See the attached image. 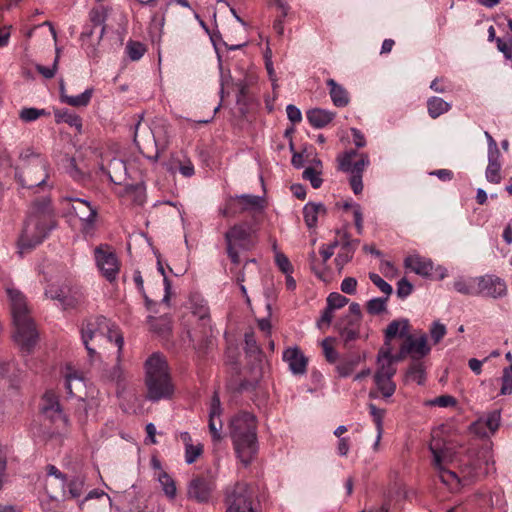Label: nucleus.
Wrapping results in <instances>:
<instances>
[{"label": "nucleus", "instance_id": "50", "mask_svg": "<svg viewBox=\"0 0 512 512\" xmlns=\"http://www.w3.org/2000/svg\"><path fill=\"white\" fill-rule=\"evenodd\" d=\"M427 406H438L442 408L455 407L457 400L451 395H441L426 402Z\"/></svg>", "mask_w": 512, "mask_h": 512}, {"label": "nucleus", "instance_id": "43", "mask_svg": "<svg viewBox=\"0 0 512 512\" xmlns=\"http://www.w3.org/2000/svg\"><path fill=\"white\" fill-rule=\"evenodd\" d=\"M387 296L372 298L367 302L366 309L371 315H378L386 310Z\"/></svg>", "mask_w": 512, "mask_h": 512}, {"label": "nucleus", "instance_id": "37", "mask_svg": "<svg viewBox=\"0 0 512 512\" xmlns=\"http://www.w3.org/2000/svg\"><path fill=\"white\" fill-rule=\"evenodd\" d=\"M427 108L430 117L435 119L440 115L448 112L451 108V105L444 101L442 98L434 96L428 99Z\"/></svg>", "mask_w": 512, "mask_h": 512}, {"label": "nucleus", "instance_id": "45", "mask_svg": "<svg viewBox=\"0 0 512 512\" xmlns=\"http://www.w3.org/2000/svg\"><path fill=\"white\" fill-rule=\"evenodd\" d=\"M359 358H352V359H348V360H343L341 362H339L336 366V370L339 374L340 377H348L350 376L353 371L355 370V368L358 366L359 364Z\"/></svg>", "mask_w": 512, "mask_h": 512}, {"label": "nucleus", "instance_id": "57", "mask_svg": "<svg viewBox=\"0 0 512 512\" xmlns=\"http://www.w3.org/2000/svg\"><path fill=\"white\" fill-rule=\"evenodd\" d=\"M58 61H59V51L57 50V55L54 59V62L52 64V66L50 67H46V66H43V65H36V70L38 73H40L44 78L46 79H51L55 76L56 74V71H57V67H58Z\"/></svg>", "mask_w": 512, "mask_h": 512}, {"label": "nucleus", "instance_id": "36", "mask_svg": "<svg viewBox=\"0 0 512 512\" xmlns=\"http://www.w3.org/2000/svg\"><path fill=\"white\" fill-rule=\"evenodd\" d=\"M156 479L160 483L166 497L174 499L177 494V488L173 478L166 471H161L156 474Z\"/></svg>", "mask_w": 512, "mask_h": 512}, {"label": "nucleus", "instance_id": "25", "mask_svg": "<svg viewBox=\"0 0 512 512\" xmlns=\"http://www.w3.org/2000/svg\"><path fill=\"white\" fill-rule=\"evenodd\" d=\"M60 100L73 107H86L92 98L93 88L86 89L83 93L77 96H70L66 94L65 85L63 82L60 83Z\"/></svg>", "mask_w": 512, "mask_h": 512}, {"label": "nucleus", "instance_id": "15", "mask_svg": "<svg viewBox=\"0 0 512 512\" xmlns=\"http://www.w3.org/2000/svg\"><path fill=\"white\" fill-rule=\"evenodd\" d=\"M338 246V242L335 241L331 244H323L319 249V254L322 258L320 261L315 252L310 254V265L316 276L324 282L330 280L329 271L326 269V262L334 255L335 248Z\"/></svg>", "mask_w": 512, "mask_h": 512}, {"label": "nucleus", "instance_id": "23", "mask_svg": "<svg viewBox=\"0 0 512 512\" xmlns=\"http://www.w3.org/2000/svg\"><path fill=\"white\" fill-rule=\"evenodd\" d=\"M41 411L46 417L50 418L53 422L58 420H61L63 422L65 421V417L60 408L57 396L52 391L46 392L44 394L41 403Z\"/></svg>", "mask_w": 512, "mask_h": 512}, {"label": "nucleus", "instance_id": "16", "mask_svg": "<svg viewBox=\"0 0 512 512\" xmlns=\"http://www.w3.org/2000/svg\"><path fill=\"white\" fill-rule=\"evenodd\" d=\"M64 200L71 203V209L82 222L85 230L91 229L97 218V209L87 200L67 197Z\"/></svg>", "mask_w": 512, "mask_h": 512}, {"label": "nucleus", "instance_id": "1", "mask_svg": "<svg viewBox=\"0 0 512 512\" xmlns=\"http://www.w3.org/2000/svg\"><path fill=\"white\" fill-rule=\"evenodd\" d=\"M54 226V215L48 197L36 200L29 211L18 240L19 253L23 255L42 243Z\"/></svg>", "mask_w": 512, "mask_h": 512}, {"label": "nucleus", "instance_id": "28", "mask_svg": "<svg viewBox=\"0 0 512 512\" xmlns=\"http://www.w3.org/2000/svg\"><path fill=\"white\" fill-rule=\"evenodd\" d=\"M101 170L107 174L112 183L121 184L126 175V164L124 161L114 158L110 161L107 169L101 166Z\"/></svg>", "mask_w": 512, "mask_h": 512}, {"label": "nucleus", "instance_id": "30", "mask_svg": "<svg viewBox=\"0 0 512 512\" xmlns=\"http://www.w3.org/2000/svg\"><path fill=\"white\" fill-rule=\"evenodd\" d=\"M325 206L321 203L309 202L305 204L303 208V217L308 228H314L317 226L318 217L321 214H325Z\"/></svg>", "mask_w": 512, "mask_h": 512}, {"label": "nucleus", "instance_id": "53", "mask_svg": "<svg viewBox=\"0 0 512 512\" xmlns=\"http://www.w3.org/2000/svg\"><path fill=\"white\" fill-rule=\"evenodd\" d=\"M203 453V445L198 443L196 445L189 444L188 447H185V462L187 464L194 463L197 458Z\"/></svg>", "mask_w": 512, "mask_h": 512}, {"label": "nucleus", "instance_id": "18", "mask_svg": "<svg viewBox=\"0 0 512 512\" xmlns=\"http://www.w3.org/2000/svg\"><path fill=\"white\" fill-rule=\"evenodd\" d=\"M404 267L406 270L413 272L421 277H431L434 265L430 258L421 256L413 252L404 259Z\"/></svg>", "mask_w": 512, "mask_h": 512}, {"label": "nucleus", "instance_id": "42", "mask_svg": "<svg viewBox=\"0 0 512 512\" xmlns=\"http://www.w3.org/2000/svg\"><path fill=\"white\" fill-rule=\"evenodd\" d=\"M453 288L460 294L476 296V283L473 282V278L470 280L458 278L454 281Z\"/></svg>", "mask_w": 512, "mask_h": 512}, {"label": "nucleus", "instance_id": "10", "mask_svg": "<svg viewBox=\"0 0 512 512\" xmlns=\"http://www.w3.org/2000/svg\"><path fill=\"white\" fill-rule=\"evenodd\" d=\"M430 351L431 347L428 344L426 334H421L419 337L407 335L399 349V352L396 355H393V360L398 362L405 359L407 356H410L413 360L418 361L419 359L427 356Z\"/></svg>", "mask_w": 512, "mask_h": 512}, {"label": "nucleus", "instance_id": "17", "mask_svg": "<svg viewBox=\"0 0 512 512\" xmlns=\"http://www.w3.org/2000/svg\"><path fill=\"white\" fill-rule=\"evenodd\" d=\"M499 411H492L485 418H479L470 425V431L479 437H488L494 434L500 425Z\"/></svg>", "mask_w": 512, "mask_h": 512}, {"label": "nucleus", "instance_id": "26", "mask_svg": "<svg viewBox=\"0 0 512 512\" xmlns=\"http://www.w3.org/2000/svg\"><path fill=\"white\" fill-rule=\"evenodd\" d=\"M326 84L329 88V95L332 103L339 108L346 107L350 102L347 90L333 79H328Z\"/></svg>", "mask_w": 512, "mask_h": 512}, {"label": "nucleus", "instance_id": "22", "mask_svg": "<svg viewBox=\"0 0 512 512\" xmlns=\"http://www.w3.org/2000/svg\"><path fill=\"white\" fill-rule=\"evenodd\" d=\"M283 361L293 374L302 375L307 369V358L297 347H289L283 352Z\"/></svg>", "mask_w": 512, "mask_h": 512}, {"label": "nucleus", "instance_id": "41", "mask_svg": "<svg viewBox=\"0 0 512 512\" xmlns=\"http://www.w3.org/2000/svg\"><path fill=\"white\" fill-rule=\"evenodd\" d=\"M49 115H50V112H48L47 110L39 109V108H34V107L23 108L19 112V118L23 122H27V123L28 122H33V121L37 120L40 117L49 116Z\"/></svg>", "mask_w": 512, "mask_h": 512}, {"label": "nucleus", "instance_id": "32", "mask_svg": "<svg viewBox=\"0 0 512 512\" xmlns=\"http://www.w3.org/2000/svg\"><path fill=\"white\" fill-rule=\"evenodd\" d=\"M501 154L488 155V165L485 171L486 180L493 184H499L501 182Z\"/></svg>", "mask_w": 512, "mask_h": 512}, {"label": "nucleus", "instance_id": "51", "mask_svg": "<svg viewBox=\"0 0 512 512\" xmlns=\"http://www.w3.org/2000/svg\"><path fill=\"white\" fill-rule=\"evenodd\" d=\"M501 395H509L512 393V363L509 367L504 368L502 374Z\"/></svg>", "mask_w": 512, "mask_h": 512}, {"label": "nucleus", "instance_id": "61", "mask_svg": "<svg viewBox=\"0 0 512 512\" xmlns=\"http://www.w3.org/2000/svg\"><path fill=\"white\" fill-rule=\"evenodd\" d=\"M83 487L84 482L79 478H75L67 484L68 493L72 498L80 497L83 492Z\"/></svg>", "mask_w": 512, "mask_h": 512}, {"label": "nucleus", "instance_id": "38", "mask_svg": "<svg viewBox=\"0 0 512 512\" xmlns=\"http://www.w3.org/2000/svg\"><path fill=\"white\" fill-rule=\"evenodd\" d=\"M190 305L193 315L198 317L199 320L206 321L209 318V308L202 298L192 296L190 298Z\"/></svg>", "mask_w": 512, "mask_h": 512}, {"label": "nucleus", "instance_id": "46", "mask_svg": "<svg viewBox=\"0 0 512 512\" xmlns=\"http://www.w3.org/2000/svg\"><path fill=\"white\" fill-rule=\"evenodd\" d=\"M108 16V8L105 6L95 7L91 10L89 17L90 21L94 26H105V21Z\"/></svg>", "mask_w": 512, "mask_h": 512}, {"label": "nucleus", "instance_id": "13", "mask_svg": "<svg viewBox=\"0 0 512 512\" xmlns=\"http://www.w3.org/2000/svg\"><path fill=\"white\" fill-rule=\"evenodd\" d=\"M338 167L341 171L350 175H361L370 164L369 156L366 153H358L356 150H349L337 157Z\"/></svg>", "mask_w": 512, "mask_h": 512}, {"label": "nucleus", "instance_id": "63", "mask_svg": "<svg viewBox=\"0 0 512 512\" xmlns=\"http://www.w3.org/2000/svg\"><path fill=\"white\" fill-rule=\"evenodd\" d=\"M412 290V284L405 278L401 279L397 284V295L400 298H406L412 293Z\"/></svg>", "mask_w": 512, "mask_h": 512}, {"label": "nucleus", "instance_id": "21", "mask_svg": "<svg viewBox=\"0 0 512 512\" xmlns=\"http://www.w3.org/2000/svg\"><path fill=\"white\" fill-rule=\"evenodd\" d=\"M95 27L93 24L86 25L80 35L81 45L89 57L97 56V47L103 38L106 28L105 26L101 27L96 38H93Z\"/></svg>", "mask_w": 512, "mask_h": 512}, {"label": "nucleus", "instance_id": "7", "mask_svg": "<svg viewBox=\"0 0 512 512\" xmlns=\"http://www.w3.org/2000/svg\"><path fill=\"white\" fill-rule=\"evenodd\" d=\"M20 165L16 177L23 188L44 187L48 178L47 161L31 149L20 154Z\"/></svg>", "mask_w": 512, "mask_h": 512}, {"label": "nucleus", "instance_id": "8", "mask_svg": "<svg viewBox=\"0 0 512 512\" xmlns=\"http://www.w3.org/2000/svg\"><path fill=\"white\" fill-rule=\"evenodd\" d=\"M429 449L433 455V465L438 470L440 480L446 485L458 482L457 475L446 468L453 461L454 452L450 444L444 442L437 434L432 435Z\"/></svg>", "mask_w": 512, "mask_h": 512}, {"label": "nucleus", "instance_id": "39", "mask_svg": "<svg viewBox=\"0 0 512 512\" xmlns=\"http://www.w3.org/2000/svg\"><path fill=\"white\" fill-rule=\"evenodd\" d=\"M220 213L224 217H234L237 214L243 213L242 206L240 204V200L237 196H230L226 201L224 206L220 209Z\"/></svg>", "mask_w": 512, "mask_h": 512}, {"label": "nucleus", "instance_id": "44", "mask_svg": "<svg viewBox=\"0 0 512 512\" xmlns=\"http://www.w3.org/2000/svg\"><path fill=\"white\" fill-rule=\"evenodd\" d=\"M343 208L345 210H351L352 211L357 232L359 234H361L362 231H363V215H362L361 206L358 203H355V202H346L343 205Z\"/></svg>", "mask_w": 512, "mask_h": 512}, {"label": "nucleus", "instance_id": "59", "mask_svg": "<svg viewBox=\"0 0 512 512\" xmlns=\"http://www.w3.org/2000/svg\"><path fill=\"white\" fill-rule=\"evenodd\" d=\"M322 348L326 360L330 363H334L338 358V353L332 346V340L330 338L324 339L322 341Z\"/></svg>", "mask_w": 512, "mask_h": 512}, {"label": "nucleus", "instance_id": "29", "mask_svg": "<svg viewBox=\"0 0 512 512\" xmlns=\"http://www.w3.org/2000/svg\"><path fill=\"white\" fill-rule=\"evenodd\" d=\"M335 118V113L325 109H312L307 112V120L315 128L327 126Z\"/></svg>", "mask_w": 512, "mask_h": 512}, {"label": "nucleus", "instance_id": "40", "mask_svg": "<svg viewBox=\"0 0 512 512\" xmlns=\"http://www.w3.org/2000/svg\"><path fill=\"white\" fill-rule=\"evenodd\" d=\"M353 255L354 248L349 243L341 246L334 260L339 272H341L344 266L351 261Z\"/></svg>", "mask_w": 512, "mask_h": 512}, {"label": "nucleus", "instance_id": "55", "mask_svg": "<svg viewBox=\"0 0 512 512\" xmlns=\"http://www.w3.org/2000/svg\"><path fill=\"white\" fill-rule=\"evenodd\" d=\"M369 279L382 293L385 294V296L389 297L391 295L393 291L392 286L384 279H382L378 274L370 273Z\"/></svg>", "mask_w": 512, "mask_h": 512}, {"label": "nucleus", "instance_id": "4", "mask_svg": "<svg viewBox=\"0 0 512 512\" xmlns=\"http://www.w3.org/2000/svg\"><path fill=\"white\" fill-rule=\"evenodd\" d=\"M6 294L11 305V313L15 326L14 340L23 351L29 352L38 339L34 322L29 315L24 295L14 287H7Z\"/></svg>", "mask_w": 512, "mask_h": 512}, {"label": "nucleus", "instance_id": "34", "mask_svg": "<svg viewBox=\"0 0 512 512\" xmlns=\"http://www.w3.org/2000/svg\"><path fill=\"white\" fill-rule=\"evenodd\" d=\"M45 295L52 300L59 301L63 308H67L72 305V300L68 299L66 296V289L54 283L49 284L45 288Z\"/></svg>", "mask_w": 512, "mask_h": 512}, {"label": "nucleus", "instance_id": "49", "mask_svg": "<svg viewBox=\"0 0 512 512\" xmlns=\"http://www.w3.org/2000/svg\"><path fill=\"white\" fill-rule=\"evenodd\" d=\"M128 57L133 60H139L146 52L145 46L140 42H129L126 46Z\"/></svg>", "mask_w": 512, "mask_h": 512}, {"label": "nucleus", "instance_id": "2", "mask_svg": "<svg viewBox=\"0 0 512 512\" xmlns=\"http://www.w3.org/2000/svg\"><path fill=\"white\" fill-rule=\"evenodd\" d=\"M81 339L90 359L94 360L98 355V349L106 343L114 342L118 349V357L121 354L124 338L118 326L104 316H94L86 319L81 325Z\"/></svg>", "mask_w": 512, "mask_h": 512}, {"label": "nucleus", "instance_id": "47", "mask_svg": "<svg viewBox=\"0 0 512 512\" xmlns=\"http://www.w3.org/2000/svg\"><path fill=\"white\" fill-rule=\"evenodd\" d=\"M120 196H133L134 202L137 204H143L144 202V189L141 185H126L124 187L123 193L119 194Z\"/></svg>", "mask_w": 512, "mask_h": 512}, {"label": "nucleus", "instance_id": "20", "mask_svg": "<svg viewBox=\"0 0 512 512\" xmlns=\"http://www.w3.org/2000/svg\"><path fill=\"white\" fill-rule=\"evenodd\" d=\"M213 490L214 483L212 480L197 477L188 486V496L198 502H207Z\"/></svg>", "mask_w": 512, "mask_h": 512}, {"label": "nucleus", "instance_id": "5", "mask_svg": "<svg viewBox=\"0 0 512 512\" xmlns=\"http://www.w3.org/2000/svg\"><path fill=\"white\" fill-rule=\"evenodd\" d=\"M147 387L146 398L149 401L157 402L163 399H169L174 393L168 365L165 359L159 354H153L146 361V379Z\"/></svg>", "mask_w": 512, "mask_h": 512}, {"label": "nucleus", "instance_id": "35", "mask_svg": "<svg viewBox=\"0 0 512 512\" xmlns=\"http://www.w3.org/2000/svg\"><path fill=\"white\" fill-rule=\"evenodd\" d=\"M243 212H259L264 209V199L260 196L243 194L238 195Z\"/></svg>", "mask_w": 512, "mask_h": 512}, {"label": "nucleus", "instance_id": "12", "mask_svg": "<svg viewBox=\"0 0 512 512\" xmlns=\"http://www.w3.org/2000/svg\"><path fill=\"white\" fill-rule=\"evenodd\" d=\"M476 283V296H485L493 299L503 298L507 295L506 282L494 274H485L473 278Z\"/></svg>", "mask_w": 512, "mask_h": 512}, {"label": "nucleus", "instance_id": "27", "mask_svg": "<svg viewBox=\"0 0 512 512\" xmlns=\"http://www.w3.org/2000/svg\"><path fill=\"white\" fill-rule=\"evenodd\" d=\"M409 322L406 319L394 320L386 328L385 345L382 348H391L389 341L395 337L405 338L408 335Z\"/></svg>", "mask_w": 512, "mask_h": 512}, {"label": "nucleus", "instance_id": "11", "mask_svg": "<svg viewBox=\"0 0 512 512\" xmlns=\"http://www.w3.org/2000/svg\"><path fill=\"white\" fill-rule=\"evenodd\" d=\"M94 257L101 275L109 282L115 281L120 271V263L114 251L108 246H100L94 250Z\"/></svg>", "mask_w": 512, "mask_h": 512}, {"label": "nucleus", "instance_id": "60", "mask_svg": "<svg viewBox=\"0 0 512 512\" xmlns=\"http://www.w3.org/2000/svg\"><path fill=\"white\" fill-rule=\"evenodd\" d=\"M11 451L8 447H0V482L4 483L6 476L7 462Z\"/></svg>", "mask_w": 512, "mask_h": 512}, {"label": "nucleus", "instance_id": "19", "mask_svg": "<svg viewBox=\"0 0 512 512\" xmlns=\"http://www.w3.org/2000/svg\"><path fill=\"white\" fill-rule=\"evenodd\" d=\"M222 408L220 399L217 393H214L209 410V431L213 441L218 442L222 439L223 422L221 419Z\"/></svg>", "mask_w": 512, "mask_h": 512}, {"label": "nucleus", "instance_id": "31", "mask_svg": "<svg viewBox=\"0 0 512 512\" xmlns=\"http://www.w3.org/2000/svg\"><path fill=\"white\" fill-rule=\"evenodd\" d=\"M55 122L57 124L66 123L70 127H74L78 132L82 129V119L79 115L68 109H56L54 111Z\"/></svg>", "mask_w": 512, "mask_h": 512}, {"label": "nucleus", "instance_id": "3", "mask_svg": "<svg viewBox=\"0 0 512 512\" xmlns=\"http://www.w3.org/2000/svg\"><path fill=\"white\" fill-rule=\"evenodd\" d=\"M256 418L251 413H240L230 422V437L237 458L248 466L258 452Z\"/></svg>", "mask_w": 512, "mask_h": 512}, {"label": "nucleus", "instance_id": "52", "mask_svg": "<svg viewBox=\"0 0 512 512\" xmlns=\"http://www.w3.org/2000/svg\"><path fill=\"white\" fill-rule=\"evenodd\" d=\"M303 179L309 181L311 183V186L315 189L319 188L322 185V178L320 176V172H318L313 167H307L303 171Z\"/></svg>", "mask_w": 512, "mask_h": 512}, {"label": "nucleus", "instance_id": "33", "mask_svg": "<svg viewBox=\"0 0 512 512\" xmlns=\"http://www.w3.org/2000/svg\"><path fill=\"white\" fill-rule=\"evenodd\" d=\"M405 381L423 385L426 381V369L423 363L414 361L406 371Z\"/></svg>", "mask_w": 512, "mask_h": 512}, {"label": "nucleus", "instance_id": "14", "mask_svg": "<svg viewBox=\"0 0 512 512\" xmlns=\"http://www.w3.org/2000/svg\"><path fill=\"white\" fill-rule=\"evenodd\" d=\"M249 231L244 225H235L225 234L227 252L233 263H239L237 247L246 248Z\"/></svg>", "mask_w": 512, "mask_h": 512}, {"label": "nucleus", "instance_id": "24", "mask_svg": "<svg viewBox=\"0 0 512 512\" xmlns=\"http://www.w3.org/2000/svg\"><path fill=\"white\" fill-rule=\"evenodd\" d=\"M65 387L70 396L81 397V392L85 388L83 377L71 367L66 368Z\"/></svg>", "mask_w": 512, "mask_h": 512}, {"label": "nucleus", "instance_id": "9", "mask_svg": "<svg viewBox=\"0 0 512 512\" xmlns=\"http://www.w3.org/2000/svg\"><path fill=\"white\" fill-rule=\"evenodd\" d=\"M254 489L246 483H237L227 494L226 512H256L253 507Z\"/></svg>", "mask_w": 512, "mask_h": 512}, {"label": "nucleus", "instance_id": "48", "mask_svg": "<svg viewBox=\"0 0 512 512\" xmlns=\"http://www.w3.org/2000/svg\"><path fill=\"white\" fill-rule=\"evenodd\" d=\"M369 412L373 419V422L375 423L376 432L383 433L384 432L383 418L385 415V410L378 408L374 404H369Z\"/></svg>", "mask_w": 512, "mask_h": 512}, {"label": "nucleus", "instance_id": "58", "mask_svg": "<svg viewBox=\"0 0 512 512\" xmlns=\"http://www.w3.org/2000/svg\"><path fill=\"white\" fill-rule=\"evenodd\" d=\"M275 262L278 268L284 273V274H292L293 267L289 261V259L281 252H276L275 254Z\"/></svg>", "mask_w": 512, "mask_h": 512}, {"label": "nucleus", "instance_id": "64", "mask_svg": "<svg viewBox=\"0 0 512 512\" xmlns=\"http://www.w3.org/2000/svg\"><path fill=\"white\" fill-rule=\"evenodd\" d=\"M333 311L332 307L327 305L326 309L323 311L320 319L317 322L319 328L328 327L333 319Z\"/></svg>", "mask_w": 512, "mask_h": 512}, {"label": "nucleus", "instance_id": "54", "mask_svg": "<svg viewBox=\"0 0 512 512\" xmlns=\"http://www.w3.org/2000/svg\"><path fill=\"white\" fill-rule=\"evenodd\" d=\"M447 333L446 326L440 321H434L430 327V336L435 344L439 343Z\"/></svg>", "mask_w": 512, "mask_h": 512}, {"label": "nucleus", "instance_id": "56", "mask_svg": "<svg viewBox=\"0 0 512 512\" xmlns=\"http://www.w3.org/2000/svg\"><path fill=\"white\" fill-rule=\"evenodd\" d=\"M348 302L349 299L347 297L337 292H332L327 297V305L332 307L334 310L344 307L346 304H348Z\"/></svg>", "mask_w": 512, "mask_h": 512}, {"label": "nucleus", "instance_id": "6", "mask_svg": "<svg viewBox=\"0 0 512 512\" xmlns=\"http://www.w3.org/2000/svg\"><path fill=\"white\" fill-rule=\"evenodd\" d=\"M395 361L391 348H381L376 359V370L373 375L375 390L370 392L371 397H380L388 402L396 391L393 380L396 374Z\"/></svg>", "mask_w": 512, "mask_h": 512}, {"label": "nucleus", "instance_id": "62", "mask_svg": "<svg viewBox=\"0 0 512 512\" xmlns=\"http://www.w3.org/2000/svg\"><path fill=\"white\" fill-rule=\"evenodd\" d=\"M340 287L343 293L353 295L356 293L357 280L354 277H346Z\"/></svg>", "mask_w": 512, "mask_h": 512}]
</instances>
